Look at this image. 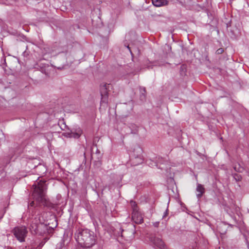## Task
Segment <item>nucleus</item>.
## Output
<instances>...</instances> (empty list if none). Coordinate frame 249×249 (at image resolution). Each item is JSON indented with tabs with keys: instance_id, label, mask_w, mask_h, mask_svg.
<instances>
[{
	"instance_id": "nucleus-1",
	"label": "nucleus",
	"mask_w": 249,
	"mask_h": 249,
	"mask_svg": "<svg viewBox=\"0 0 249 249\" xmlns=\"http://www.w3.org/2000/svg\"><path fill=\"white\" fill-rule=\"evenodd\" d=\"M75 237L78 244L84 248H90L96 242V236L94 232L87 229H78Z\"/></svg>"
},
{
	"instance_id": "nucleus-2",
	"label": "nucleus",
	"mask_w": 249,
	"mask_h": 249,
	"mask_svg": "<svg viewBox=\"0 0 249 249\" xmlns=\"http://www.w3.org/2000/svg\"><path fill=\"white\" fill-rule=\"evenodd\" d=\"M37 183V185L36 184L33 185V187L35 186L34 191L33 193V198L38 203L46 205H47V199L45 191L47 189V185L45 181L40 180Z\"/></svg>"
},
{
	"instance_id": "nucleus-3",
	"label": "nucleus",
	"mask_w": 249,
	"mask_h": 249,
	"mask_svg": "<svg viewBox=\"0 0 249 249\" xmlns=\"http://www.w3.org/2000/svg\"><path fill=\"white\" fill-rule=\"evenodd\" d=\"M12 232L15 237L20 242H24L26 237L28 231L25 226H17L13 230Z\"/></svg>"
},
{
	"instance_id": "nucleus-4",
	"label": "nucleus",
	"mask_w": 249,
	"mask_h": 249,
	"mask_svg": "<svg viewBox=\"0 0 249 249\" xmlns=\"http://www.w3.org/2000/svg\"><path fill=\"white\" fill-rule=\"evenodd\" d=\"M107 86H109V84H105L104 85L102 86L100 89V105L101 107L104 108L107 107L108 106V93L107 89Z\"/></svg>"
},
{
	"instance_id": "nucleus-5",
	"label": "nucleus",
	"mask_w": 249,
	"mask_h": 249,
	"mask_svg": "<svg viewBox=\"0 0 249 249\" xmlns=\"http://www.w3.org/2000/svg\"><path fill=\"white\" fill-rule=\"evenodd\" d=\"M132 219L135 223L138 224H141L143 221V217L138 211L132 212Z\"/></svg>"
},
{
	"instance_id": "nucleus-6",
	"label": "nucleus",
	"mask_w": 249,
	"mask_h": 249,
	"mask_svg": "<svg viewBox=\"0 0 249 249\" xmlns=\"http://www.w3.org/2000/svg\"><path fill=\"white\" fill-rule=\"evenodd\" d=\"M152 4L157 7L167 6L169 4V1L167 0H151Z\"/></svg>"
},
{
	"instance_id": "nucleus-7",
	"label": "nucleus",
	"mask_w": 249,
	"mask_h": 249,
	"mask_svg": "<svg viewBox=\"0 0 249 249\" xmlns=\"http://www.w3.org/2000/svg\"><path fill=\"white\" fill-rule=\"evenodd\" d=\"M153 243L160 249H165V247L163 241L159 237H155L153 239Z\"/></svg>"
},
{
	"instance_id": "nucleus-8",
	"label": "nucleus",
	"mask_w": 249,
	"mask_h": 249,
	"mask_svg": "<svg viewBox=\"0 0 249 249\" xmlns=\"http://www.w3.org/2000/svg\"><path fill=\"white\" fill-rule=\"evenodd\" d=\"M196 191L198 193L196 196L198 198H200L205 193V188L202 185L197 183Z\"/></svg>"
},
{
	"instance_id": "nucleus-9",
	"label": "nucleus",
	"mask_w": 249,
	"mask_h": 249,
	"mask_svg": "<svg viewBox=\"0 0 249 249\" xmlns=\"http://www.w3.org/2000/svg\"><path fill=\"white\" fill-rule=\"evenodd\" d=\"M82 134V130L79 129L76 132L71 131V133H69V138H78L80 137Z\"/></svg>"
},
{
	"instance_id": "nucleus-10",
	"label": "nucleus",
	"mask_w": 249,
	"mask_h": 249,
	"mask_svg": "<svg viewBox=\"0 0 249 249\" xmlns=\"http://www.w3.org/2000/svg\"><path fill=\"white\" fill-rule=\"evenodd\" d=\"M140 92L141 93V95L140 96V98L141 100H143L145 99L146 97V89L144 87H140Z\"/></svg>"
},
{
	"instance_id": "nucleus-11",
	"label": "nucleus",
	"mask_w": 249,
	"mask_h": 249,
	"mask_svg": "<svg viewBox=\"0 0 249 249\" xmlns=\"http://www.w3.org/2000/svg\"><path fill=\"white\" fill-rule=\"evenodd\" d=\"M38 225L36 224L35 223H32L30 225V230L31 232H34L35 233H36L38 231Z\"/></svg>"
},
{
	"instance_id": "nucleus-12",
	"label": "nucleus",
	"mask_w": 249,
	"mask_h": 249,
	"mask_svg": "<svg viewBox=\"0 0 249 249\" xmlns=\"http://www.w3.org/2000/svg\"><path fill=\"white\" fill-rule=\"evenodd\" d=\"M130 203L131 206V207L132 208L133 212L138 211L137 205L135 201H134L133 200H131L130 202Z\"/></svg>"
},
{
	"instance_id": "nucleus-13",
	"label": "nucleus",
	"mask_w": 249,
	"mask_h": 249,
	"mask_svg": "<svg viewBox=\"0 0 249 249\" xmlns=\"http://www.w3.org/2000/svg\"><path fill=\"white\" fill-rule=\"evenodd\" d=\"M224 52V49L223 48H219L216 51V53L217 54H221Z\"/></svg>"
},
{
	"instance_id": "nucleus-14",
	"label": "nucleus",
	"mask_w": 249,
	"mask_h": 249,
	"mask_svg": "<svg viewBox=\"0 0 249 249\" xmlns=\"http://www.w3.org/2000/svg\"><path fill=\"white\" fill-rule=\"evenodd\" d=\"M136 158L138 159L139 160V161H138V164L139 163H141L142 162V159H141V156H137Z\"/></svg>"
},
{
	"instance_id": "nucleus-15",
	"label": "nucleus",
	"mask_w": 249,
	"mask_h": 249,
	"mask_svg": "<svg viewBox=\"0 0 249 249\" xmlns=\"http://www.w3.org/2000/svg\"><path fill=\"white\" fill-rule=\"evenodd\" d=\"M153 225L154 227H159V222H156L155 223H153Z\"/></svg>"
},
{
	"instance_id": "nucleus-16",
	"label": "nucleus",
	"mask_w": 249,
	"mask_h": 249,
	"mask_svg": "<svg viewBox=\"0 0 249 249\" xmlns=\"http://www.w3.org/2000/svg\"><path fill=\"white\" fill-rule=\"evenodd\" d=\"M167 211L166 210V212H165L164 215L163 216V217H165L167 215Z\"/></svg>"
},
{
	"instance_id": "nucleus-17",
	"label": "nucleus",
	"mask_w": 249,
	"mask_h": 249,
	"mask_svg": "<svg viewBox=\"0 0 249 249\" xmlns=\"http://www.w3.org/2000/svg\"><path fill=\"white\" fill-rule=\"evenodd\" d=\"M69 133H70L69 132V133H66L64 134V136H66L67 137H69Z\"/></svg>"
},
{
	"instance_id": "nucleus-18",
	"label": "nucleus",
	"mask_w": 249,
	"mask_h": 249,
	"mask_svg": "<svg viewBox=\"0 0 249 249\" xmlns=\"http://www.w3.org/2000/svg\"><path fill=\"white\" fill-rule=\"evenodd\" d=\"M34 201H32V202L31 203V204H30L31 206H33V205H34Z\"/></svg>"
}]
</instances>
